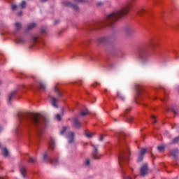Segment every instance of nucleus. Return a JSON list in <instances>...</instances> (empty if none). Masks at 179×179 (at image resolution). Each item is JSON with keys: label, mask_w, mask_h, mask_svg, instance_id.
<instances>
[{"label": "nucleus", "mask_w": 179, "mask_h": 179, "mask_svg": "<svg viewBox=\"0 0 179 179\" xmlns=\"http://www.w3.org/2000/svg\"><path fill=\"white\" fill-rule=\"evenodd\" d=\"M62 34V31H60L59 32V34Z\"/></svg>", "instance_id": "obj_53"}, {"label": "nucleus", "mask_w": 179, "mask_h": 179, "mask_svg": "<svg viewBox=\"0 0 179 179\" xmlns=\"http://www.w3.org/2000/svg\"><path fill=\"white\" fill-rule=\"evenodd\" d=\"M19 93V90H15L11 92L9 94H8V104H11L12 103V99L15 96H17Z\"/></svg>", "instance_id": "obj_10"}, {"label": "nucleus", "mask_w": 179, "mask_h": 179, "mask_svg": "<svg viewBox=\"0 0 179 179\" xmlns=\"http://www.w3.org/2000/svg\"><path fill=\"white\" fill-rule=\"evenodd\" d=\"M54 90H55V93L57 94L58 97H61L62 96V94L59 90V87H58V84L55 86Z\"/></svg>", "instance_id": "obj_21"}, {"label": "nucleus", "mask_w": 179, "mask_h": 179, "mask_svg": "<svg viewBox=\"0 0 179 179\" xmlns=\"http://www.w3.org/2000/svg\"><path fill=\"white\" fill-rule=\"evenodd\" d=\"M150 45V47H152V48H155V46L156 45V43H151Z\"/></svg>", "instance_id": "obj_45"}, {"label": "nucleus", "mask_w": 179, "mask_h": 179, "mask_svg": "<svg viewBox=\"0 0 179 179\" xmlns=\"http://www.w3.org/2000/svg\"><path fill=\"white\" fill-rule=\"evenodd\" d=\"M21 87H23V88H24L25 87H24V85H22V86H21Z\"/></svg>", "instance_id": "obj_56"}, {"label": "nucleus", "mask_w": 179, "mask_h": 179, "mask_svg": "<svg viewBox=\"0 0 179 179\" xmlns=\"http://www.w3.org/2000/svg\"><path fill=\"white\" fill-rule=\"evenodd\" d=\"M20 171L21 173V176L26 178V174H27V169L24 166H20Z\"/></svg>", "instance_id": "obj_14"}, {"label": "nucleus", "mask_w": 179, "mask_h": 179, "mask_svg": "<svg viewBox=\"0 0 179 179\" xmlns=\"http://www.w3.org/2000/svg\"><path fill=\"white\" fill-rule=\"evenodd\" d=\"M103 134H101L100 136H99V141L101 142H103Z\"/></svg>", "instance_id": "obj_46"}, {"label": "nucleus", "mask_w": 179, "mask_h": 179, "mask_svg": "<svg viewBox=\"0 0 179 179\" xmlns=\"http://www.w3.org/2000/svg\"><path fill=\"white\" fill-rule=\"evenodd\" d=\"M92 148H94L92 156L94 159H95L96 160H98L99 159H100V153H99V148H97V146L94 145H92Z\"/></svg>", "instance_id": "obj_11"}, {"label": "nucleus", "mask_w": 179, "mask_h": 179, "mask_svg": "<svg viewBox=\"0 0 179 179\" xmlns=\"http://www.w3.org/2000/svg\"><path fill=\"white\" fill-rule=\"evenodd\" d=\"M18 118L27 128L34 129L39 138L44 134V129L48 122L45 117L40 114L21 113L18 115Z\"/></svg>", "instance_id": "obj_1"}, {"label": "nucleus", "mask_w": 179, "mask_h": 179, "mask_svg": "<svg viewBox=\"0 0 179 179\" xmlns=\"http://www.w3.org/2000/svg\"><path fill=\"white\" fill-rule=\"evenodd\" d=\"M2 131V127H0V131Z\"/></svg>", "instance_id": "obj_55"}, {"label": "nucleus", "mask_w": 179, "mask_h": 179, "mask_svg": "<svg viewBox=\"0 0 179 179\" xmlns=\"http://www.w3.org/2000/svg\"><path fill=\"white\" fill-rule=\"evenodd\" d=\"M147 150L146 148H142L141 152L138 154V157L137 159L138 163H141L143 160V157H145V153H146Z\"/></svg>", "instance_id": "obj_12"}, {"label": "nucleus", "mask_w": 179, "mask_h": 179, "mask_svg": "<svg viewBox=\"0 0 179 179\" xmlns=\"http://www.w3.org/2000/svg\"><path fill=\"white\" fill-rule=\"evenodd\" d=\"M27 40L23 38V37L22 36H17L16 38H15V43L17 44H26L27 43Z\"/></svg>", "instance_id": "obj_15"}, {"label": "nucleus", "mask_w": 179, "mask_h": 179, "mask_svg": "<svg viewBox=\"0 0 179 179\" xmlns=\"http://www.w3.org/2000/svg\"><path fill=\"white\" fill-rule=\"evenodd\" d=\"M16 9H17V6H16V5H13V6H12V10H16Z\"/></svg>", "instance_id": "obj_43"}, {"label": "nucleus", "mask_w": 179, "mask_h": 179, "mask_svg": "<svg viewBox=\"0 0 179 179\" xmlns=\"http://www.w3.org/2000/svg\"><path fill=\"white\" fill-rule=\"evenodd\" d=\"M27 162L28 163H36V158L30 157Z\"/></svg>", "instance_id": "obj_31"}, {"label": "nucleus", "mask_w": 179, "mask_h": 179, "mask_svg": "<svg viewBox=\"0 0 179 179\" xmlns=\"http://www.w3.org/2000/svg\"><path fill=\"white\" fill-rule=\"evenodd\" d=\"M149 49L148 47H142L138 50V58L141 59L142 62H147L148 59H149Z\"/></svg>", "instance_id": "obj_5"}, {"label": "nucleus", "mask_w": 179, "mask_h": 179, "mask_svg": "<svg viewBox=\"0 0 179 179\" xmlns=\"http://www.w3.org/2000/svg\"><path fill=\"white\" fill-rule=\"evenodd\" d=\"M129 10H131V4H128L117 11L111 13L103 20L90 23L87 30L90 31L92 30H101V29H104V27L113 28L115 23L118 22V20L125 16Z\"/></svg>", "instance_id": "obj_2"}, {"label": "nucleus", "mask_w": 179, "mask_h": 179, "mask_svg": "<svg viewBox=\"0 0 179 179\" xmlns=\"http://www.w3.org/2000/svg\"><path fill=\"white\" fill-rule=\"evenodd\" d=\"M167 111H173L175 115H178V109H176L174 107H171V108H168Z\"/></svg>", "instance_id": "obj_24"}, {"label": "nucleus", "mask_w": 179, "mask_h": 179, "mask_svg": "<svg viewBox=\"0 0 179 179\" xmlns=\"http://www.w3.org/2000/svg\"><path fill=\"white\" fill-rule=\"evenodd\" d=\"M50 99H52V106H53L55 108H58V105L57 104V103H58V99H57V98L54 96H50Z\"/></svg>", "instance_id": "obj_22"}, {"label": "nucleus", "mask_w": 179, "mask_h": 179, "mask_svg": "<svg viewBox=\"0 0 179 179\" xmlns=\"http://www.w3.org/2000/svg\"><path fill=\"white\" fill-rule=\"evenodd\" d=\"M0 179H2V178H1V177H0Z\"/></svg>", "instance_id": "obj_63"}, {"label": "nucleus", "mask_w": 179, "mask_h": 179, "mask_svg": "<svg viewBox=\"0 0 179 179\" xmlns=\"http://www.w3.org/2000/svg\"><path fill=\"white\" fill-rule=\"evenodd\" d=\"M104 3L101 1L97 2L96 3V6H103Z\"/></svg>", "instance_id": "obj_41"}, {"label": "nucleus", "mask_w": 179, "mask_h": 179, "mask_svg": "<svg viewBox=\"0 0 179 179\" xmlns=\"http://www.w3.org/2000/svg\"><path fill=\"white\" fill-rule=\"evenodd\" d=\"M164 149H166V147L163 145L157 147V150H159V152H163Z\"/></svg>", "instance_id": "obj_33"}, {"label": "nucleus", "mask_w": 179, "mask_h": 179, "mask_svg": "<svg viewBox=\"0 0 179 179\" xmlns=\"http://www.w3.org/2000/svg\"><path fill=\"white\" fill-rule=\"evenodd\" d=\"M136 90L137 92L138 96H142V93H143V87L139 85H136Z\"/></svg>", "instance_id": "obj_17"}, {"label": "nucleus", "mask_w": 179, "mask_h": 179, "mask_svg": "<svg viewBox=\"0 0 179 179\" xmlns=\"http://www.w3.org/2000/svg\"><path fill=\"white\" fill-rule=\"evenodd\" d=\"M84 44L86 45V43H84Z\"/></svg>", "instance_id": "obj_62"}, {"label": "nucleus", "mask_w": 179, "mask_h": 179, "mask_svg": "<svg viewBox=\"0 0 179 179\" xmlns=\"http://www.w3.org/2000/svg\"><path fill=\"white\" fill-rule=\"evenodd\" d=\"M41 34H45V33H47V29L45 28H42L41 29Z\"/></svg>", "instance_id": "obj_38"}, {"label": "nucleus", "mask_w": 179, "mask_h": 179, "mask_svg": "<svg viewBox=\"0 0 179 179\" xmlns=\"http://www.w3.org/2000/svg\"><path fill=\"white\" fill-rule=\"evenodd\" d=\"M49 148L50 149H52V150H54L55 148V143H54L53 141H51L49 143Z\"/></svg>", "instance_id": "obj_27"}, {"label": "nucleus", "mask_w": 179, "mask_h": 179, "mask_svg": "<svg viewBox=\"0 0 179 179\" xmlns=\"http://www.w3.org/2000/svg\"><path fill=\"white\" fill-rule=\"evenodd\" d=\"M55 118L57 121H61V115L59 114L56 115Z\"/></svg>", "instance_id": "obj_39"}, {"label": "nucleus", "mask_w": 179, "mask_h": 179, "mask_svg": "<svg viewBox=\"0 0 179 179\" xmlns=\"http://www.w3.org/2000/svg\"><path fill=\"white\" fill-rule=\"evenodd\" d=\"M93 135H94V134L88 133L87 131H85V136H87V138H93Z\"/></svg>", "instance_id": "obj_32"}, {"label": "nucleus", "mask_w": 179, "mask_h": 179, "mask_svg": "<svg viewBox=\"0 0 179 179\" xmlns=\"http://www.w3.org/2000/svg\"><path fill=\"white\" fill-rule=\"evenodd\" d=\"M149 173V167L148 164H144L140 169V176L141 177H146Z\"/></svg>", "instance_id": "obj_7"}, {"label": "nucleus", "mask_w": 179, "mask_h": 179, "mask_svg": "<svg viewBox=\"0 0 179 179\" xmlns=\"http://www.w3.org/2000/svg\"><path fill=\"white\" fill-rule=\"evenodd\" d=\"M66 132V127H64L62 130L60 131L61 135H64Z\"/></svg>", "instance_id": "obj_36"}, {"label": "nucleus", "mask_w": 179, "mask_h": 179, "mask_svg": "<svg viewBox=\"0 0 179 179\" xmlns=\"http://www.w3.org/2000/svg\"><path fill=\"white\" fill-rule=\"evenodd\" d=\"M124 31L125 33L129 36L130 34H133V33L135 31V29L131 26H127L124 28Z\"/></svg>", "instance_id": "obj_16"}, {"label": "nucleus", "mask_w": 179, "mask_h": 179, "mask_svg": "<svg viewBox=\"0 0 179 179\" xmlns=\"http://www.w3.org/2000/svg\"><path fill=\"white\" fill-rule=\"evenodd\" d=\"M125 138V134L120 133L119 134V146L120 152L118 155L119 164L121 169H122L127 163L129 162V156H131V152H129V148L124 139Z\"/></svg>", "instance_id": "obj_3"}, {"label": "nucleus", "mask_w": 179, "mask_h": 179, "mask_svg": "<svg viewBox=\"0 0 179 179\" xmlns=\"http://www.w3.org/2000/svg\"><path fill=\"white\" fill-rule=\"evenodd\" d=\"M20 8H22V9H24V8H26L27 6V3L25 1H22L20 4Z\"/></svg>", "instance_id": "obj_29"}, {"label": "nucleus", "mask_w": 179, "mask_h": 179, "mask_svg": "<svg viewBox=\"0 0 179 179\" xmlns=\"http://www.w3.org/2000/svg\"><path fill=\"white\" fill-rule=\"evenodd\" d=\"M15 26L16 27L17 31H19L22 29V24L20 22H15Z\"/></svg>", "instance_id": "obj_26"}, {"label": "nucleus", "mask_w": 179, "mask_h": 179, "mask_svg": "<svg viewBox=\"0 0 179 179\" xmlns=\"http://www.w3.org/2000/svg\"><path fill=\"white\" fill-rule=\"evenodd\" d=\"M31 40L33 41V45H34L35 44H38V43H40V41L38 40V36H33L31 37Z\"/></svg>", "instance_id": "obj_23"}, {"label": "nucleus", "mask_w": 179, "mask_h": 179, "mask_svg": "<svg viewBox=\"0 0 179 179\" xmlns=\"http://www.w3.org/2000/svg\"><path fill=\"white\" fill-rule=\"evenodd\" d=\"M35 89H37V87H36Z\"/></svg>", "instance_id": "obj_64"}, {"label": "nucleus", "mask_w": 179, "mask_h": 179, "mask_svg": "<svg viewBox=\"0 0 179 179\" xmlns=\"http://www.w3.org/2000/svg\"><path fill=\"white\" fill-rule=\"evenodd\" d=\"M67 138L69 140V142L70 143H73V140L75 139V133L72 131L69 132Z\"/></svg>", "instance_id": "obj_18"}, {"label": "nucleus", "mask_w": 179, "mask_h": 179, "mask_svg": "<svg viewBox=\"0 0 179 179\" xmlns=\"http://www.w3.org/2000/svg\"><path fill=\"white\" fill-rule=\"evenodd\" d=\"M135 12L138 16H143L144 13H148V11L143 8H138Z\"/></svg>", "instance_id": "obj_20"}, {"label": "nucleus", "mask_w": 179, "mask_h": 179, "mask_svg": "<svg viewBox=\"0 0 179 179\" xmlns=\"http://www.w3.org/2000/svg\"><path fill=\"white\" fill-rule=\"evenodd\" d=\"M22 15H23V12L22 11L18 12V16H22Z\"/></svg>", "instance_id": "obj_50"}, {"label": "nucleus", "mask_w": 179, "mask_h": 179, "mask_svg": "<svg viewBox=\"0 0 179 179\" xmlns=\"http://www.w3.org/2000/svg\"><path fill=\"white\" fill-rule=\"evenodd\" d=\"M2 84V82L1 81H0V85H1Z\"/></svg>", "instance_id": "obj_58"}, {"label": "nucleus", "mask_w": 179, "mask_h": 179, "mask_svg": "<svg viewBox=\"0 0 179 179\" xmlns=\"http://www.w3.org/2000/svg\"><path fill=\"white\" fill-rule=\"evenodd\" d=\"M89 114H90V113L87 110V108H85L84 110H81L80 112V115L83 117H85V115H89Z\"/></svg>", "instance_id": "obj_25"}, {"label": "nucleus", "mask_w": 179, "mask_h": 179, "mask_svg": "<svg viewBox=\"0 0 179 179\" xmlns=\"http://www.w3.org/2000/svg\"><path fill=\"white\" fill-rule=\"evenodd\" d=\"M31 78H32V79H36V77L31 76Z\"/></svg>", "instance_id": "obj_54"}, {"label": "nucleus", "mask_w": 179, "mask_h": 179, "mask_svg": "<svg viewBox=\"0 0 179 179\" xmlns=\"http://www.w3.org/2000/svg\"><path fill=\"white\" fill-rule=\"evenodd\" d=\"M31 89H33V87H31Z\"/></svg>", "instance_id": "obj_61"}, {"label": "nucleus", "mask_w": 179, "mask_h": 179, "mask_svg": "<svg viewBox=\"0 0 179 179\" xmlns=\"http://www.w3.org/2000/svg\"><path fill=\"white\" fill-rule=\"evenodd\" d=\"M39 89H41V90H45V85L43 83H40Z\"/></svg>", "instance_id": "obj_30"}, {"label": "nucleus", "mask_w": 179, "mask_h": 179, "mask_svg": "<svg viewBox=\"0 0 179 179\" xmlns=\"http://www.w3.org/2000/svg\"><path fill=\"white\" fill-rule=\"evenodd\" d=\"M43 162L45 163H50V164H58V159H52V157H48V153L45 152L43 155Z\"/></svg>", "instance_id": "obj_6"}, {"label": "nucleus", "mask_w": 179, "mask_h": 179, "mask_svg": "<svg viewBox=\"0 0 179 179\" xmlns=\"http://www.w3.org/2000/svg\"><path fill=\"white\" fill-rule=\"evenodd\" d=\"M107 91H108L107 90H105V93H107Z\"/></svg>", "instance_id": "obj_57"}, {"label": "nucleus", "mask_w": 179, "mask_h": 179, "mask_svg": "<svg viewBox=\"0 0 179 179\" xmlns=\"http://www.w3.org/2000/svg\"><path fill=\"white\" fill-rule=\"evenodd\" d=\"M62 111H64V108L62 109Z\"/></svg>", "instance_id": "obj_59"}, {"label": "nucleus", "mask_w": 179, "mask_h": 179, "mask_svg": "<svg viewBox=\"0 0 179 179\" xmlns=\"http://www.w3.org/2000/svg\"><path fill=\"white\" fill-rule=\"evenodd\" d=\"M151 118L154 120L153 124H156V122H157V120H156V116L151 115Z\"/></svg>", "instance_id": "obj_40"}, {"label": "nucleus", "mask_w": 179, "mask_h": 179, "mask_svg": "<svg viewBox=\"0 0 179 179\" xmlns=\"http://www.w3.org/2000/svg\"><path fill=\"white\" fill-rule=\"evenodd\" d=\"M124 179H132V178H131V176H127L124 177Z\"/></svg>", "instance_id": "obj_47"}, {"label": "nucleus", "mask_w": 179, "mask_h": 179, "mask_svg": "<svg viewBox=\"0 0 179 179\" xmlns=\"http://www.w3.org/2000/svg\"><path fill=\"white\" fill-rule=\"evenodd\" d=\"M77 85H82L83 83V81L80 80L78 82H76Z\"/></svg>", "instance_id": "obj_48"}, {"label": "nucleus", "mask_w": 179, "mask_h": 179, "mask_svg": "<svg viewBox=\"0 0 179 179\" xmlns=\"http://www.w3.org/2000/svg\"><path fill=\"white\" fill-rule=\"evenodd\" d=\"M131 110H132V108H129L126 109L124 114L123 115V117H125V115H127V114H128V111H131Z\"/></svg>", "instance_id": "obj_37"}, {"label": "nucleus", "mask_w": 179, "mask_h": 179, "mask_svg": "<svg viewBox=\"0 0 179 179\" xmlns=\"http://www.w3.org/2000/svg\"><path fill=\"white\" fill-rule=\"evenodd\" d=\"M58 23H59V20H55V26L56 25V24H58Z\"/></svg>", "instance_id": "obj_51"}, {"label": "nucleus", "mask_w": 179, "mask_h": 179, "mask_svg": "<svg viewBox=\"0 0 179 179\" xmlns=\"http://www.w3.org/2000/svg\"><path fill=\"white\" fill-rule=\"evenodd\" d=\"M75 2H85V0H74Z\"/></svg>", "instance_id": "obj_49"}, {"label": "nucleus", "mask_w": 179, "mask_h": 179, "mask_svg": "<svg viewBox=\"0 0 179 179\" xmlns=\"http://www.w3.org/2000/svg\"><path fill=\"white\" fill-rule=\"evenodd\" d=\"M37 24L36 22H32L27 25L26 31H30V30H33V29H35L36 27Z\"/></svg>", "instance_id": "obj_19"}, {"label": "nucleus", "mask_w": 179, "mask_h": 179, "mask_svg": "<svg viewBox=\"0 0 179 179\" xmlns=\"http://www.w3.org/2000/svg\"><path fill=\"white\" fill-rule=\"evenodd\" d=\"M72 124L73 127L76 129H80L82 127V123L80 122V121H79V119H78V117H74L73 119Z\"/></svg>", "instance_id": "obj_9"}, {"label": "nucleus", "mask_w": 179, "mask_h": 179, "mask_svg": "<svg viewBox=\"0 0 179 179\" xmlns=\"http://www.w3.org/2000/svg\"><path fill=\"white\" fill-rule=\"evenodd\" d=\"M31 47H33V46H30L29 48H31Z\"/></svg>", "instance_id": "obj_60"}, {"label": "nucleus", "mask_w": 179, "mask_h": 179, "mask_svg": "<svg viewBox=\"0 0 179 179\" xmlns=\"http://www.w3.org/2000/svg\"><path fill=\"white\" fill-rule=\"evenodd\" d=\"M100 85L99 83L96 82L94 84H92V87H96V86H99Z\"/></svg>", "instance_id": "obj_44"}, {"label": "nucleus", "mask_w": 179, "mask_h": 179, "mask_svg": "<svg viewBox=\"0 0 179 179\" xmlns=\"http://www.w3.org/2000/svg\"><path fill=\"white\" fill-rule=\"evenodd\" d=\"M114 43H115V36H102L96 38V44L104 47L106 52L109 54H114L115 52Z\"/></svg>", "instance_id": "obj_4"}, {"label": "nucleus", "mask_w": 179, "mask_h": 179, "mask_svg": "<svg viewBox=\"0 0 179 179\" xmlns=\"http://www.w3.org/2000/svg\"><path fill=\"white\" fill-rule=\"evenodd\" d=\"M62 6L66 8H72L74 10H79V6L76 4H73L69 1H64L62 3Z\"/></svg>", "instance_id": "obj_8"}, {"label": "nucleus", "mask_w": 179, "mask_h": 179, "mask_svg": "<svg viewBox=\"0 0 179 179\" xmlns=\"http://www.w3.org/2000/svg\"><path fill=\"white\" fill-rule=\"evenodd\" d=\"M117 97H120L121 100H125V98L122 96V94H121V92H117Z\"/></svg>", "instance_id": "obj_34"}, {"label": "nucleus", "mask_w": 179, "mask_h": 179, "mask_svg": "<svg viewBox=\"0 0 179 179\" xmlns=\"http://www.w3.org/2000/svg\"><path fill=\"white\" fill-rule=\"evenodd\" d=\"M127 122H132V121H134V117L130 116V117H127Z\"/></svg>", "instance_id": "obj_35"}, {"label": "nucleus", "mask_w": 179, "mask_h": 179, "mask_svg": "<svg viewBox=\"0 0 179 179\" xmlns=\"http://www.w3.org/2000/svg\"><path fill=\"white\" fill-rule=\"evenodd\" d=\"M41 2H47V0H41Z\"/></svg>", "instance_id": "obj_52"}, {"label": "nucleus", "mask_w": 179, "mask_h": 179, "mask_svg": "<svg viewBox=\"0 0 179 179\" xmlns=\"http://www.w3.org/2000/svg\"><path fill=\"white\" fill-rule=\"evenodd\" d=\"M3 156H5V157H8V156H9V151H8L7 148H4L3 150Z\"/></svg>", "instance_id": "obj_28"}, {"label": "nucleus", "mask_w": 179, "mask_h": 179, "mask_svg": "<svg viewBox=\"0 0 179 179\" xmlns=\"http://www.w3.org/2000/svg\"><path fill=\"white\" fill-rule=\"evenodd\" d=\"M85 164V166H90V161L89 159H87Z\"/></svg>", "instance_id": "obj_42"}, {"label": "nucleus", "mask_w": 179, "mask_h": 179, "mask_svg": "<svg viewBox=\"0 0 179 179\" xmlns=\"http://www.w3.org/2000/svg\"><path fill=\"white\" fill-rule=\"evenodd\" d=\"M178 149L175 148L170 150L169 155L172 156L175 160H177V157L178 156Z\"/></svg>", "instance_id": "obj_13"}]
</instances>
